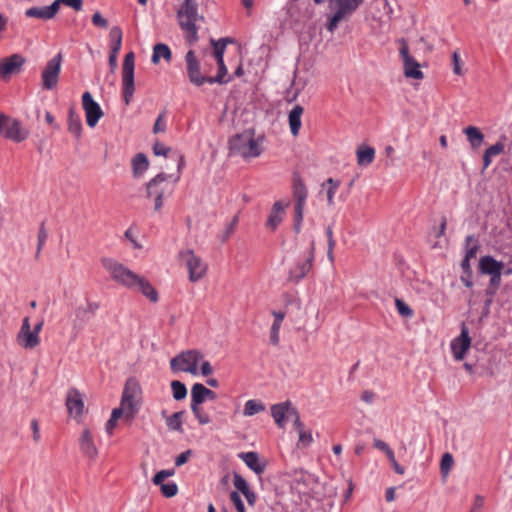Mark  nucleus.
<instances>
[{
    "mask_svg": "<svg viewBox=\"0 0 512 512\" xmlns=\"http://www.w3.org/2000/svg\"><path fill=\"white\" fill-rule=\"evenodd\" d=\"M184 165V156L179 155L176 174L161 172L146 183V197L154 200L155 211H159L163 207L164 199L173 194L175 186L180 180L181 170Z\"/></svg>",
    "mask_w": 512,
    "mask_h": 512,
    "instance_id": "obj_1",
    "label": "nucleus"
},
{
    "mask_svg": "<svg viewBox=\"0 0 512 512\" xmlns=\"http://www.w3.org/2000/svg\"><path fill=\"white\" fill-rule=\"evenodd\" d=\"M177 19L181 30L184 32L185 41L194 45L198 40V26L196 22L204 21V16L198 14L196 0H184L177 10Z\"/></svg>",
    "mask_w": 512,
    "mask_h": 512,
    "instance_id": "obj_2",
    "label": "nucleus"
},
{
    "mask_svg": "<svg viewBox=\"0 0 512 512\" xmlns=\"http://www.w3.org/2000/svg\"><path fill=\"white\" fill-rule=\"evenodd\" d=\"M263 138H255L254 130L248 129L242 133L233 135L229 141V150L232 155H240L243 158H255L261 155L260 141Z\"/></svg>",
    "mask_w": 512,
    "mask_h": 512,
    "instance_id": "obj_3",
    "label": "nucleus"
},
{
    "mask_svg": "<svg viewBox=\"0 0 512 512\" xmlns=\"http://www.w3.org/2000/svg\"><path fill=\"white\" fill-rule=\"evenodd\" d=\"M292 196L294 199V231L296 234L301 232L304 209L308 197L307 187L299 173H294L292 177Z\"/></svg>",
    "mask_w": 512,
    "mask_h": 512,
    "instance_id": "obj_4",
    "label": "nucleus"
},
{
    "mask_svg": "<svg viewBox=\"0 0 512 512\" xmlns=\"http://www.w3.org/2000/svg\"><path fill=\"white\" fill-rule=\"evenodd\" d=\"M101 264L104 269L109 272L113 281L130 290L135 288L138 274L113 258L103 257Z\"/></svg>",
    "mask_w": 512,
    "mask_h": 512,
    "instance_id": "obj_5",
    "label": "nucleus"
},
{
    "mask_svg": "<svg viewBox=\"0 0 512 512\" xmlns=\"http://www.w3.org/2000/svg\"><path fill=\"white\" fill-rule=\"evenodd\" d=\"M203 358V354L198 350H187L179 353L170 360L171 370L176 372H188L196 375L198 372V363Z\"/></svg>",
    "mask_w": 512,
    "mask_h": 512,
    "instance_id": "obj_6",
    "label": "nucleus"
},
{
    "mask_svg": "<svg viewBox=\"0 0 512 512\" xmlns=\"http://www.w3.org/2000/svg\"><path fill=\"white\" fill-rule=\"evenodd\" d=\"M315 259V241L312 240L309 249L304 252L303 256L296 260L288 273V281L299 283L304 279L313 267Z\"/></svg>",
    "mask_w": 512,
    "mask_h": 512,
    "instance_id": "obj_7",
    "label": "nucleus"
},
{
    "mask_svg": "<svg viewBox=\"0 0 512 512\" xmlns=\"http://www.w3.org/2000/svg\"><path fill=\"white\" fill-rule=\"evenodd\" d=\"M134 70L135 55L129 52L125 55L122 64V96L126 105L131 103L135 92Z\"/></svg>",
    "mask_w": 512,
    "mask_h": 512,
    "instance_id": "obj_8",
    "label": "nucleus"
},
{
    "mask_svg": "<svg viewBox=\"0 0 512 512\" xmlns=\"http://www.w3.org/2000/svg\"><path fill=\"white\" fill-rule=\"evenodd\" d=\"M0 135L15 143H20L27 139L29 132L22 128L19 120L0 113Z\"/></svg>",
    "mask_w": 512,
    "mask_h": 512,
    "instance_id": "obj_9",
    "label": "nucleus"
},
{
    "mask_svg": "<svg viewBox=\"0 0 512 512\" xmlns=\"http://www.w3.org/2000/svg\"><path fill=\"white\" fill-rule=\"evenodd\" d=\"M179 258L185 263L191 282H197L205 276L207 265L193 250L187 249L180 251Z\"/></svg>",
    "mask_w": 512,
    "mask_h": 512,
    "instance_id": "obj_10",
    "label": "nucleus"
},
{
    "mask_svg": "<svg viewBox=\"0 0 512 512\" xmlns=\"http://www.w3.org/2000/svg\"><path fill=\"white\" fill-rule=\"evenodd\" d=\"M62 60V54L58 53L46 63L41 74L42 88L44 90L56 88L61 72Z\"/></svg>",
    "mask_w": 512,
    "mask_h": 512,
    "instance_id": "obj_11",
    "label": "nucleus"
},
{
    "mask_svg": "<svg viewBox=\"0 0 512 512\" xmlns=\"http://www.w3.org/2000/svg\"><path fill=\"white\" fill-rule=\"evenodd\" d=\"M138 392V385L136 382L128 380L125 383L122 398H121V406L125 410V418L131 420L133 419L139 411V404L136 401V394Z\"/></svg>",
    "mask_w": 512,
    "mask_h": 512,
    "instance_id": "obj_12",
    "label": "nucleus"
},
{
    "mask_svg": "<svg viewBox=\"0 0 512 512\" xmlns=\"http://www.w3.org/2000/svg\"><path fill=\"white\" fill-rule=\"evenodd\" d=\"M186 73L189 82L196 87L207 83L208 75L201 72V64L194 50H189L185 55Z\"/></svg>",
    "mask_w": 512,
    "mask_h": 512,
    "instance_id": "obj_13",
    "label": "nucleus"
},
{
    "mask_svg": "<svg viewBox=\"0 0 512 512\" xmlns=\"http://www.w3.org/2000/svg\"><path fill=\"white\" fill-rule=\"evenodd\" d=\"M399 53H400V56L402 58L403 65H404V75L407 78H412V79H417V80L423 79L424 74L420 70V65L414 59V57H412L410 55L408 44L406 43V41L404 39H401V47L399 49Z\"/></svg>",
    "mask_w": 512,
    "mask_h": 512,
    "instance_id": "obj_14",
    "label": "nucleus"
},
{
    "mask_svg": "<svg viewBox=\"0 0 512 512\" xmlns=\"http://www.w3.org/2000/svg\"><path fill=\"white\" fill-rule=\"evenodd\" d=\"M450 347L456 361H461L465 358L467 351L471 347V337L465 323H462L460 335L451 341Z\"/></svg>",
    "mask_w": 512,
    "mask_h": 512,
    "instance_id": "obj_15",
    "label": "nucleus"
},
{
    "mask_svg": "<svg viewBox=\"0 0 512 512\" xmlns=\"http://www.w3.org/2000/svg\"><path fill=\"white\" fill-rule=\"evenodd\" d=\"M82 106L85 111L87 125L90 128L95 127L103 116V111L88 91L84 92L82 95Z\"/></svg>",
    "mask_w": 512,
    "mask_h": 512,
    "instance_id": "obj_16",
    "label": "nucleus"
},
{
    "mask_svg": "<svg viewBox=\"0 0 512 512\" xmlns=\"http://www.w3.org/2000/svg\"><path fill=\"white\" fill-rule=\"evenodd\" d=\"M99 308V303L90 301L86 303V306L77 307L73 320V330L76 332L83 330L88 321L96 315Z\"/></svg>",
    "mask_w": 512,
    "mask_h": 512,
    "instance_id": "obj_17",
    "label": "nucleus"
},
{
    "mask_svg": "<svg viewBox=\"0 0 512 512\" xmlns=\"http://www.w3.org/2000/svg\"><path fill=\"white\" fill-rule=\"evenodd\" d=\"M25 58L20 54H13L0 62V78L4 79L21 71Z\"/></svg>",
    "mask_w": 512,
    "mask_h": 512,
    "instance_id": "obj_18",
    "label": "nucleus"
},
{
    "mask_svg": "<svg viewBox=\"0 0 512 512\" xmlns=\"http://www.w3.org/2000/svg\"><path fill=\"white\" fill-rule=\"evenodd\" d=\"M289 206V202L286 204H283L282 201H276L269 213L268 219L265 223V226L267 229L271 231H275L278 226L282 223L284 215H285V208Z\"/></svg>",
    "mask_w": 512,
    "mask_h": 512,
    "instance_id": "obj_19",
    "label": "nucleus"
},
{
    "mask_svg": "<svg viewBox=\"0 0 512 512\" xmlns=\"http://www.w3.org/2000/svg\"><path fill=\"white\" fill-rule=\"evenodd\" d=\"M56 5L54 2L49 6H33L25 10V16L28 18H38L41 20L53 19L57 14Z\"/></svg>",
    "mask_w": 512,
    "mask_h": 512,
    "instance_id": "obj_20",
    "label": "nucleus"
},
{
    "mask_svg": "<svg viewBox=\"0 0 512 512\" xmlns=\"http://www.w3.org/2000/svg\"><path fill=\"white\" fill-rule=\"evenodd\" d=\"M292 407L293 406L290 401H285L271 406V415L279 428L285 427V419L286 417H289Z\"/></svg>",
    "mask_w": 512,
    "mask_h": 512,
    "instance_id": "obj_21",
    "label": "nucleus"
},
{
    "mask_svg": "<svg viewBox=\"0 0 512 512\" xmlns=\"http://www.w3.org/2000/svg\"><path fill=\"white\" fill-rule=\"evenodd\" d=\"M66 406L70 414L80 416L83 413L84 402L77 389H70L66 397Z\"/></svg>",
    "mask_w": 512,
    "mask_h": 512,
    "instance_id": "obj_22",
    "label": "nucleus"
},
{
    "mask_svg": "<svg viewBox=\"0 0 512 512\" xmlns=\"http://www.w3.org/2000/svg\"><path fill=\"white\" fill-rule=\"evenodd\" d=\"M239 458L257 475H261L266 468V464L260 461L257 452H242L239 454Z\"/></svg>",
    "mask_w": 512,
    "mask_h": 512,
    "instance_id": "obj_23",
    "label": "nucleus"
},
{
    "mask_svg": "<svg viewBox=\"0 0 512 512\" xmlns=\"http://www.w3.org/2000/svg\"><path fill=\"white\" fill-rule=\"evenodd\" d=\"M217 394L201 383H195L191 388V401L204 403L206 400H215Z\"/></svg>",
    "mask_w": 512,
    "mask_h": 512,
    "instance_id": "obj_24",
    "label": "nucleus"
},
{
    "mask_svg": "<svg viewBox=\"0 0 512 512\" xmlns=\"http://www.w3.org/2000/svg\"><path fill=\"white\" fill-rule=\"evenodd\" d=\"M80 449L82 453L90 459L96 458L98 451L95 447L91 432L89 429H85L79 440Z\"/></svg>",
    "mask_w": 512,
    "mask_h": 512,
    "instance_id": "obj_25",
    "label": "nucleus"
},
{
    "mask_svg": "<svg viewBox=\"0 0 512 512\" xmlns=\"http://www.w3.org/2000/svg\"><path fill=\"white\" fill-rule=\"evenodd\" d=\"M133 290L141 292L145 297H147L151 302L156 303L159 299L158 292L151 285V283L144 277H137L135 288Z\"/></svg>",
    "mask_w": 512,
    "mask_h": 512,
    "instance_id": "obj_26",
    "label": "nucleus"
},
{
    "mask_svg": "<svg viewBox=\"0 0 512 512\" xmlns=\"http://www.w3.org/2000/svg\"><path fill=\"white\" fill-rule=\"evenodd\" d=\"M479 269L482 274L492 275L502 271L503 263L497 261L492 256H483L479 262Z\"/></svg>",
    "mask_w": 512,
    "mask_h": 512,
    "instance_id": "obj_27",
    "label": "nucleus"
},
{
    "mask_svg": "<svg viewBox=\"0 0 512 512\" xmlns=\"http://www.w3.org/2000/svg\"><path fill=\"white\" fill-rule=\"evenodd\" d=\"M304 112V108L301 105H296L293 107V109L289 112L288 115V122L291 134L296 137L299 134V131L301 129V117Z\"/></svg>",
    "mask_w": 512,
    "mask_h": 512,
    "instance_id": "obj_28",
    "label": "nucleus"
},
{
    "mask_svg": "<svg viewBox=\"0 0 512 512\" xmlns=\"http://www.w3.org/2000/svg\"><path fill=\"white\" fill-rule=\"evenodd\" d=\"M83 125L80 116L73 107L68 111V131L76 138L80 139Z\"/></svg>",
    "mask_w": 512,
    "mask_h": 512,
    "instance_id": "obj_29",
    "label": "nucleus"
},
{
    "mask_svg": "<svg viewBox=\"0 0 512 512\" xmlns=\"http://www.w3.org/2000/svg\"><path fill=\"white\" fill-rule=\"evenodd\" d=\"M132 173L135 178L141 177L149 168V160L144 153H137L131 161Z\"/></svg>",
    "mask_w": 512,
    "mask_h": 512,
    "instance_id": "obj_30",
    "label": "nucleus"
},
{
    "mask_svg": "<svg viewBox=\"0 0 512 512\" xmlns=\"http://www.w3.org/2000/svg\"><path fill=\"white\" fill-rule=\"evenodd\" d=\"M161 58L169 63L172 60V52L167 44L157 43L153 47L151 61L153 64H157Z\"/></svg>",
    "mask_w": 512,
    "mask_h": 512,
    "instance_id": "obj_31",
    "label": "nucleus"
},
{
    "mask_svg": "<svg viewBox=\"0 0 512 512\" xmlns=\"http://www.w3.org/2000/svg\"><path fill=\"white\" fill-rule=\"evenodd\" d=\"M357 163L359 166H367L374 161L375 149L370 146L362 145L357 151Z\"/></svg>",
    "mask_w": 512,
    "mask_h": 512,
    "instance_id": "obj_32",
    "label": "nucleus"
},
{
    "mask_svg": "<svg viewBox=\"0 0 512 512\" xmlns=\"http://www.w3.org/2000/svg\"><path fill=\"white\" fill-rule=\"evenodd\" d=\"M463 132L467 136V139L473 149H477L482 145L484 135L479 128L475 126H468Z\"/></svg>",
    "mask_w": 512,
    "mask_h": 512,
    "instance_id": "obj_33",
    "label": "nucleus"
},
{
    "mask_svg": "<svg viewBox=\"0 0 512 512\" xmlns=\"http://www.w3.org/2000/svg\"><path fill=\"white\" fill-rule=\"evenodd\" d=\"M218 65V73L216 76H208L207 84H227L233 80V76H227L228 70L225 65V62L217 63Z\"/></svg>",
    "mask_w": 512,
    "mask_h": 512,
    "instance_id": "obj_34",
    "label": "nucleus"
},
{
    "mask_svg": "<svg viewBox=\"0 0 512 512\" xmlns=\"http://www.w3.org/2000/svg\"><path fill=\"white\" fill-rule=\"evenodd\" d=\"M232 42L233 40L229 37L221 38L218 41L211 39V44L213 46V56L217 63L224 62V53L227 43Z\"/></svg>",
    "mask_w": 512,
    "mask_h": 512,
    "instance_id": "obj_35",
    "label": "nucleus"
},
{
    "mask_svg": "<svg viewBox=\"0 0 512 512\" xmlns=\"http://www.w3.org/2000/svg\"><path fill=\"white\" fill-rule=\"evenodd\" d=\"M122 30L119 26H113L109 33L110 52L119 54L122 45Z\"/></svg>",
    "mask_w": 512,
    "mask_h": 512,
    "instance_id": "obj_36",
    "label": "nucleus"
},
{
    "mask_svg": "<svg viewBox=\"0 0 512 512\" xmlns=\"http://www.w3.org/2000/svg\"><path fill=\"white\" fill-rule=\"evenodd\" d=\"M19 345L26 349H33L38 346L40 339L32 330L26 332L24 335H17Z\"/></svg>",
    "mask_w": 512,
    "mask_h": 512,
    "instance_id": "obj_37",
    "label": "nucleus"
},
{
    "mask_svg": "<svg viewBox=\"0 0 512 512\" xmlns=\"http://www.w3.org/2000/svg\"><path fill=\"white\" fill-rule=\"evenodd\" d=\"M191 411L200 425H206L211 422L209 414L201 408V403L191 401Z\"/></svg>",
    "mask_w": 512,
    "mask_h": 512,
    "instance_id": "obj_38",
    "label": "nucleus"
},
{
    "mask_svg": "<svg viewBox=\"0 0 512 512\" xmlns=\"http://www.w3.org/2000/svg\"><path fill=\"white\" fill-rule=\"evenodd\" d=\"M185 411H178L173 413L171 416L167 417L166 425L171 431H179L182 432V417Z\"/></svg>",
    "mask_w": 512,
    "mask_h": 512,
    "instance_id": "obj_39",
    "label": "nucleus"
},
{
    "mask_svg": "<svg viewBox=\"0 0 512 512\" xmlns=\"http://www.w3.org/2000/svg\"><path fill=\"white\" fill-rule=\"evenodd\" d=\"M265 410V406L261 401L248 400L244 405L243 414L245 416H252Z\"/></svg>",
    "mask_w": 512,
    "mask_h": 512,
    "instance_id": "obj_40",
    "label": "nucleus"
},
{
    "mask_svg": "<svg viewBox=\"0 0 512 512\" xmlns=\"http://www.w3.org/2000/svg\"><path fill=\"white\" fill-rule=\"evenodd\" d=\"M171 390L173 398L176 401H180L186 398L187 396V388L184 383L178 380H173L171 382Z\"/></svg>",
    "mask_w": 512,
    "mask_h": 512,
    "instance_id": "obj_41",
    "label": "nucleus"
},
{
    "mask_svg": "<svg viewBox=\"0 0 512 512\" xmlns=\"http://www.w3.org/2000/svg\"><path fill=\"white\" fill-rule=\"evenodd\" d=\"M48 238V231L46 230V227H45V222H41L40 226H39V230H38V236H37V240H38V243H37V248H36V253H35V259H38L40 257V254L42 252V249L44 247V244L46 242Z\"/></svg>",
    "mask_w": 512,
    "mask_h": 512,
    "instance_id": "obj_42",
    "label": "nucleus"
},
{
    "mask_svg": "<svg viewBox=\"0 0 512 512\" xmlns=\"http://www.w3.org/2000/svg\"><path fill=\"white\" fill-rule=\"evenodd\" d=\"M328 185L327 189V202L329 206L334 204V195L340 186V181L333 178H328L323 186Z\"/></svg>",
    "mask_w": 512,
    "mask_h": 512,
    "instance_id": "obj_43",
    "label": "nucleus"
},
{
    "mask_svg": "<svg viewBox=\"0 0 512 512\" xmlns=\"http://www.w3.org/2000/svg\"><path fill=\"white\" fill-rule=\"evenodd\" d=\"M501 274L502 271L490 275L489 285L486 289L487 296L493 297L497 293V290L501 284Z\"/></svg>",
    "mask_w": 512,
    "mask_h": 512,
    "instance_id": "obj_44",
    "label": "nucleus"
},
{
    "mask_svg": "<svg viewBox=\"0 0 512 512\" xmlns=\"http://www.w3.org/2000/svg\"><path fill=\"white\" fill-rule=\"evenodd\" d=\"M345 18L346 17H344L336 12H333L332 14L328 15L327 21L325 23L326 30L333 33L337 29L339 23L342 20H344Z\"/></svg>",
    "mask_w": 512,
    "mask_h": 512,
    "instance_id": "obj_45",
    "label": "nucleus"
},
{
    "mask_svg": "<svg viewBox=\"0 0 512 512\" xmlns=\"http://www.w3.org/2000/svg\"><path fill=\"white\" fill-rule=\"evenodd\" d=\"M395 306L402 317L411 318L414 315L413 309L401 299H395Z\"/></svg>",
    "mask_w": 512,
    "mask_h": 512,
    "instance_id": "obj_46",
    "label": "nucleus"
},
{
    "mask_svg": "<svg viewBox=\"0 0 512 512\" xmlns=\"http://www.w3.org/2000/svg\"><path fill=\"white\" fill-rule=\"evenodd\" d=\"M159 486L162 495L167 498L174 497L178 493V486L175 482L163 483Z\"/></svg>",
    "mask_w": 512,
    "mask_h": 512,
    "instance_id": "obj_47",
    "label": "nucleus"
},
{
    "mask_svg": "<svg viewBox=\"0 0 512 512\" xmlns=\"http://www.w3.org/2000/svg\"><path fill=\"white\" fill-rule=\"evenodd\" d=\"M454 463L453 457L450 453H445L440 462V470L443 476L448 475L452 465Z\"/></svg>",
    "mask_w": 512,
    "mask_h": 512,
    "instance_id": "obj_48",
    "label": "nucleus"
},
{
    "mask_svg": "<svg viewBox=\"0 0 512 512\" xmlns=\"http://www.w3.org/2000/svg\"><path fill=\"white\" fill-rule=\"evenodd\" d=\"M239 218L235 215L232 220L226 225L223 235L221 237L222 242H226L230 236L234 233L236 226L238 225Z\"/></svg>",
    "mask_w": 512,
    "mask_h": 512,
    "instance_id": "obj_49",
    "label": "nucleus"
},
{
    "mask_svg": "<svg viewBox=\"0 0 512 512\" xmlns=\"http://www.w3.org/2000/svg\"><path fill=\"white\" fill-rule=\"evenodd\" d=\"M175 474L174 469H165L157 472L154 477L152 478V482L154 485H160L164 483V480L170 476H173Z\"/></svg>",
    "mask_w": 512,
    "mask_h": 512,
    "instance_id": "obj_50",
    "label": "nucleus"
},
{
    "mask_svg": "<svg viewBox=\"0 0 512 512\" xmlns=\"http://www.w3.org/2000/svg\"><path fill=\"white\" fill-rule=\"evenodd\" d=\"M54 4L56 5L57 12H59L61 4L69 6L76 11H80L82 9L83 0H55Z\"/></svg>",
    "mask_w": 512,
    "mask_h": 512,
    "instance_id": "obj_51",
    "label": "nucleus"
},
{
    "mask_svg": "<svg viewBox=\"0 0 512 512\" xmlns=\"http://www.w3.org/2000/svg\"><path fill=\"white\" fill-rule=\"evenodd\" d=\"M233 484H234L235 488L238 491H240L242 494L244 493V491H246L250 488L247 481L240 474H238L236 472L233 475Z\"/></svg>",
    "mask_w": 512,
    "mask_h": 512,
    "instance_id": "obj_52",
    "label": "nucleus"
},
{
    "mask_svg": "<svg viewBox=\"0 0 512 512\" xmlns=\"http://www.w3.org/2000/svg\"><path fill=\"white\" fill-rule=\"evenodd\" d=\"M230 500L234 504L237 512H245V506L244 503L237 491H232L230 493Z\"/></svg>",
    "mask_w": 512,
    "mask_h": 512,
    "instance_id": "obj_53",
    "label": "nucleus"
},
{
    "mask_svg": "<svg viewBox=\"0 0 512 512\" xmlns=\"http://www.w3.org/2000/svg\"><path fill=\"white\" fill-rule=\"evenodd\" d=\"M373 446L384 452L388 458H392L393 450L384 441L380 439H374Z\"/></svg>",
    "mask_w": 512,
    "mask_h": 512,
    "instance_id": "obj_54",
    "label": "nucleus"
},
{
    "mask_svg": "<svg viewBox=\"0 0 512 512\" xmlns=\"http://www.w3.org/2000/svg\"><path fill=\"white\" fill-rule=\"evenodd\" d=\"M92 23L93 25H95L96 27H100V28H103V29H106L108 27V21L106 18H104L100 12H95L93 15H92Z\"/></svg>",
    "mask_w": 512,
    "mask_h": 512,
    "instance_id": "obj_55",
    "label": "nucleus"
},
{
    "mask_svg": "<svg viewBox=\"0 0 512 512\" xmlns=\"http://www.w3.org/2000/svg\"><path fill=\"white\" fill-rule=\"evenodd\" d=\"M281 325L273 324L271 326L270 330V342L272 345L277 346L280 341L279 332H280Z\"/></svg>",
    "mask_w": 512,
    "mask_h": 512,
    "instance_id": "obj_56",
    "label": "nucleus"
},
{
    "mask_svg": "<svg viewBox=\"0 0 512 512\" xmlns=\"http://www.w3.org/2000/svg\"><path fill=\"white\" fill-rule=\"evenodd\" d=\"M504 150V144L501 142H497L494 145H491L489 148L485 150V153L488 154L491 158L499 155Z\"/></svg>",
    "mask_w": 512,
    "mask_h": 512,
    "instance_id": "obj_57",
    "label": "nucleus"
},
{
    "mask_svg": "<svg viewBox=\"0 0 512 512\" xmlns=\"http://www.w3.org/2000/svg\"><path fill=\"white\" fill-rule=\"evenodd\" d=\"M192 454H193V451L190 449L180 453L175 458V466L180 467V466L184 465L189 460V458L192 456Z\"/></svg>",
    "mask_w": 512,
    "mask_h": 512,
    "instance_id": "obj_58",
    "label": "nucleus"
},
{
    "mask_svg": "<svg viewBox=\"0 0 512 512\" xmlns=\"http://www.w3.org/2000/svg\"><path fill=\"white\" fill-rule=\"evenodd\" d=\"M289 417L293 418V423H294L295 429L297 431H299V430L304 428V425L301 422L300 415H299V412H298L297 408L292 407V409L290 410Z\"/></svg>",
    "mask_w": 512,
    "mask_h": 512,
    "instance_id": "obj_59",
    "label": "nucleus"
},
{
    "mask_svg": "<svg viewBox=\"0 0 512 512\" xmlns=\"http://www.w3.org/2000/svg\"><path fill=\"white\" fill-rule=\"evenodd\" d=\"M166 130V125H165V122H164V114L161 113L159 114V116L157 117L155 123H154V126H153V133H159V132H164Z\"/></svg>",
    "mask_w": 512,
    "mask_h": 512,
    "instance_id": "obj_60",
    "label": "nucleus"
},
{
    "mask_svg": "<svg viewBox=\"0 0 512 512\" xmlns=\"http://www.w3.org/2000/svg\"><path fill=\"white\" fill-rule=\"evenodd\" d=\"M171 149L160 143H155L153 146V152L156 156H166Z\"/></svg>",
    "mask_w": 512,
    "mask_h": 512,
    "instance_id": "obj_61",
    "label": "nucleus"
},
{
    "mask_svg": "<svg viewBox=\"0 0 512 512\" xmlns=\"http://www.w3.org/2000/svg\"><path fill=\"white\" fill-rule=\"evenodd\" d=\"M243 495L246 498L247 503L250 506H254L256 504L257 496L254 493V491H252L250 488L248 490L244 491Z\"/></svg>",
    "mask_w": 512,
    "mask_h": 512,
    "instance_id": "obj_62",
    "label": "nucleus"
},
{
    "mask_svg": "<svg viewBox=\"0 0 512 512\" xmlns=\"http://www.w3.org/2000/svg\"><path fill=\"white\" fill-rule=\"evenodd\" d=\"M299 440L305 444V445H309L313 438H312V435L310 432H305L303 429L299 430Z\"/></svg>",
    "mask_w": 512,
    "mask_h": 512,
    "instance_id": "obj_63",
    "label": "nucleus"
},
{
    "mask_svg": "<svg viewBox=\"0 0 512 512\" xmlns=\"http://www.w3.org/2000/svg\"><path fill=\"white\" fill-rule=\"evenodd\" d=\"M376 394L373 391L365 390L361 394V400L371 404L375 400Z\"/></svg>",
    "mask_w": 512,
    "mask_h": 512,
    "instance_id": "obj_64",
    "label": "nucleus"
}]
</instances>
